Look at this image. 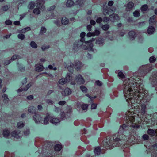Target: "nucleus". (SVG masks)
Returning a JSON list of instances; mask_svg holds the SVG:
<instances>
[{"mask_svg":"<svg viewBox=\"0 0 157 157\" xmlns=\"http://www.w3.org/2000/svg\"><path fill=\"white\" fill-rule=\"evenodd\" d=\"M136 86V83L132 80H128L125 81L124 82V84L123 86L124 88L123 90L124 96L126 97L127 101L128 100H130L133 98V90H136L134 88Z\"/></svg>","mask_w":157,"mask_h":157,"instance_id":"nucleus-1","label":"nucleus"},{"mask_svg":"<svg viewBox=\"0 0 157 157\" xmlns=\"http://www.w3.org/2000/svg\"><path fill=\"white\" fill-rule=\"evenodd\" d=\"M125 136L121 134L115 139L114 137L107 138L106 140H103L101 145L107 149H112V147H116L121 140L125 139Z\"/></svg>","mask_w":157,"mask_h":157,"instance_id":"nucleus-2","label":"nucleus"},{"mask_svg":"<svg viewBox=\"0 0 157 157\" xmlns=\"http://www.w3.org/2000/svg\"><path fill=\"white\" fill-rule=\"evenodd\" d=\"M33 118L35 122L37 124L41 123L42 117L38 113H35Z\"/></svg>","mask_w":157,"mask_h":157,"instance_id":"nucleus-3","label":"nucleus"},{"mask_svg":"<svg viewBox=\"0 0 157 157\" xmlns=\"http://www.w3.org/2000/svg\"><path fill=\"white\" fill-rule=\"evenodd\" d=\"M75 82L78 84H83L85 82V80L80 75H77L75 78Z\"/></svg>","mask_w":157,"mask_h":157,"instance_id":"nucleus-4","label":"nucleus"},{"mask_svg":"<svg viewBox=\"0 0 157 157\" xmlns=\"http://www.w3.org/2000/svg\"><path fill=\"white\" fill-rule=\"evenodd\" d=\"M11 136L17 139L20 138L22 136V135L19 130H14L10 133Z\"/></svg>","mask_w":157,"mask_h":157,"instance_id":"nucleus-5","label":"nucleus"},{"mask_svg":"<svg viewBox=\"0 0 157 157\" xmlns=\"http://www.w3.org/2000/svg\"><path fill=\"white\" fill-rule=\"evenodd\" d=\"M51 115L48 113H47L46 116L43 118H42L41 123L44 124H47L49 123V120H50Z\"/></svg>","mask_w":157,"mask_h":157,"instance_id":"nucleus-6","label":"nucleus"},{"mask_svg":"<svg viewBox=\"0 0 157 157\" xmlns=\"http://www.w3.org/2000/svg\"><path fill=\"white\" fill-rule=\"evenodd\" d=\"M134 113H130L128 112H127L125 114L126 116V118L127 119H128L131 122H133L135 120V117L133 115Z\"/></svg>","mask_w":157,"mask_h":157,"instance_id":"nucleus-7","label":"nucleus"},{"mask_svg":"<svg viewBox=\"0 0 157 157\" xmlns=\"http://www.w3.org/2000/svg\"><path fill=\"white\" fill-rule=\"evenodd\" d=\"M45 2L44 0H37V6L41 10H44L45 7L44 6Z\"/></svg>","mask_w":157,"mask_h":157,"instance_id":"nucleus-8","label":"nucleus"},{"mask_svg":"<svg viewBox=\"0 0 157 157\" xmlns=\"http://www.w3.org/2000/svg\"><path fill=\"white\" fill-rule=\"evenodd\" d=\"M71 93V90L69 88H67L65 89L64 91H62L61 94L62 96L65 97L69 95Z\"/></svg>","mask_w":157,"mask_h":157,"instance_id":"nucleus-9","label":"nucleus"},{"mask_svg":"<svg viewBox=\"0 0 157 157\" xmlns=\"http://www.w3.org/2000/svg\"><path fill=\"white\" fill-rule=\"evenodd\" d=\"M60 121L59 119L58 118H55L53 116H51L50 119V122L55 124H56L59 123Z\"/></svg>","mask_w":157,"mask_h":157,"instance_id":"nucleus-10","label":"nucleus"},{"mask_svg":"<svg viewBox=\"0 0 157 157\" xmlns=\"http://www.w3.org/2000/svg\"><path fill=\"white\" fill-rule=\"evenodd\" d=\"M2 134L4 137L8 138L10 135V130L7 129H4L3 130Z\"/></svg>","mask_w":157,"mask_h":157,"instance_id":"nucleus-11","label":"nucleus"},{"mask_svg":"<svg viewBox=\"0 0 157 157\" xmlns=\"http://www.w3.org/2000/svg\"><path fill=\"white\" fill-rule=\"evenodd\" d=\"M109 19L112 21L114 22L117 21L119 19V17L117 15L113 14L110 15Z\"/></svg>","mask_w":157,"mask_h":157,"instance_id":"nucleus-12","label":"nucleus"},{"mask_svg":"<svg viewBox=\"0 0 157 157\" xmlns=\"http://www.w3.org/2000/svg\"><path fill=\"white\" fill-rule=\"evenodd\" d=\"M134 6V4L132 2H129L126 6V10L127 11H130L132 10Z\"/></svg>","mask_w":157,"mask_h":157,"instance_id":"nucleus-13","label":"nucleus"},{"mask_svg":"<svg viewBox=\"0 0 157 157\" xmlns=\"http://www.w3.org/2000/svg\"><path fill=\"white\" fill-rule=\"evenodd\" d=\"M82 66V63L79 61L75 63V68L77 70H79Z\"/></svg>","mask_w":157,"mask_h":157,"instance_id":"nucleus-14","label":"nucleus"},{"mask_svg":"<svg viewBox=\"0 0 157 157\" xmlns=\"http://www.w3.org/2000/svg\"><path fill=\"white\" fill-rule=\"evenodd\" d=\"M28 111L31 113H35L36 111V108L33 106H29L28 107Z\"/></svg>","mask_w":157,"mask_h":157,"instance_id":"nucleus-15","label":"nucleus"},{"mask_svg":"<svg viewBox=\"0 0 157 157\" xmlns=\"http://www.w3.org/2000/svg\"><path fill=\"white\" fill-rule=\"evenodd\" d=\"M128 35L130 40H133L136 36V34L133 31H130L128 33Z\"/></svg>","mask_w":157,"mask_h":157,"instance_id":"nucleus-16","label":"nucleus"},{"mask_svg":"<svg viewBox=\"0 0 157 157\" xmlns=\"http://www.w3.org/2000/svg\"><path fill=\"white\" fill-rule=\"evenodd\" d=\"M69 20L65 17H63L61 20V23L63 25H66L69 23Z\"/></svg>","mask_w":157,"mask_h":157,"instance_id":"nucleus-17","label":"nucleus"},{"mask_svg":"<svg viewBox=\"0 0 157 157\" xmlns=\"http://www.w3.org/2000/svg\"><path fill=\"white\" fill-rule=\"evenodd\" d=\"M67 82H70L72 80V77L70 73H68L66 77L65 78Z\"/></svg>","mask_w":157,"mask_h":157,"instance_id":"nucleus-18","label":"nucleus"},{"mask_svg":"<svg viewBox=\"0 0 157 157\" xmlns=\"http://www.w3.org/2000/svg\"><path fill=\"white\" fill-rule=\"evenodd\" d=\"M101 151V149L99 147H95L94 150V152L95 155H99L100 154Z\"/></svg>","mask_w":157,"mask_h":157,"instance_id":"nucleus-19","label":"nucleus"},{"mask_svg":"<svg viewBox=\"0 0 157 157\" xmlns=\"http://www.w3.org/2000/svg\"><path fill=\"white\" fill-rule=\"evenodd\" d=\"M44 68L42 65H36V71L38 72H40L42 71Z\"/></svg>","mask_w":157,"mask_h":157,"instance_id":"nucleus-20","label":"nucleus"},{"mask_svg":"<svg viewBox=\"0 0 157 157\" xmlns=\"http://www.w3.org/2000/svg\"><path fill=\"white\" fill-rule=\"evenodd\" d=\"M2 98L3 99V101L5 103H7L8 102L9 99L8 98V96L6 94H4L2 96Z\"/></svg>","mask_w":157,"mask_h":157,"instance_id":"nucleus-21","label":"nucleus"},{"mask_svg":"<svg viewBox=\"0 0 157 157\" xmlns=\"http://www.w3.org/2000/svg\"><path fill=\"white\" fill-rule=\"evenodd\" d=\"M74 4V2L71 0H68L66 2V6L67 7L72 6Z\"/></svg>","mask_w":157,"mask_h":157,"instance_id":"nucleus-22","label":"nucleus"},{"mask_svg":"<svg viewBox=\"0 0 157 157\" xmlns=\"http://www.w3.org/2000/svg\"><path fill=\"white\" fill-rule=\"evenodd\" d=\"M155 29L154 28L151 26H149L147 30V32L149 34H151L153 33L155 31Z\"/></svg>","mask_w":157,"mask_h":157,"instance_id":"nucleus-23","label":"nucleus"},{"mask_svg":"<svg viewBox=\"0 0 157 157\" xmlns=\"http://www.w3.org/2000/svg\"><path fill=\"white\" fill-rule=\"evenodd\" d=\"M67 82V80H66L65 78H62L58 81L59 83L62 85L64 84Z\"/></svg>","mask_w":157,"mask_h":157,"instance_id":"nucleus-24","label":"nucleus"},{"mask_svg":"<svg viewBox=\"0 0 157 157\" xmlns=\"http://www.w3.org/2000/svg\"><path fill=\"white\" fill-rule=\"evenodd\" d=\"M147 133L149 135L153 136L156 133V132L152 129H148Z\"/></svg>","mask_w":157,"mask_h":157,"instance_id":"nucleus-25","label":"nucleus"},{"mask_svg":"<svg viewBox=\"0 0 157 157\" xmlns=\"http://www.w3.org/2000/svg\"><path fill=\"white\" fill-rule=\"evenodd\" d=\"M62 146L59 144H57L54 147V149L56 151H59L62 148Z\"/></svg>","mask_w":157,"mask_h":157,"instance_id":"nucleus-26","label":"nucleus"},{"mask_svg":"<svg viewBox=\"0 0 157 157\" xmlns=\"http://www.w3.org/2000/svg\"><path fill=\"white\" fill-rule=\"evenodd\" d=\"M104 42V40L100 38L96 41V43L100 45H102Z\"/></svg>","mask_w":157,"mask_h":157,"instance_id":"nucleus-27","label":"nucleus"},{"mask_svg":"<svg viewBox=\"0 0 157 157\" xmlns=\"http://www.w3.org/2000/svg\"><path fill=\"white\" fill-rule=\"evenodd\" d=\"M115 10L114 9V10H111V9H109L108 10H105L104 11L103 13L104 15H106L107 14L109 15V13L110 12V11H114Z\"/></svg>","mask_w":157,"mask_h":157,"instance_id":"nucleus-28","label":"nucleus"},{"mask_svg":"<svg viewBox=\"0 0 157 157\" xmlns=\"http://www.w3.org/2000/svg\"><path fill=\"white\" fill-rule=\"evenodd\" d=\"M148 9V6L147 4H144L141 7V10L142 11H146Z\"/></svg>","mask_w":157,"mask_h":157,"instance_id":"nucleus-29","label":"nucleus"},{"mask_svg":"<svg viewBox=\"0 0 157 157\" xmlns=\"http://www.w3.org/2000/svg\"><path fill=\"white\" fill-rule=\"evenodd\" d=\"M146 106L145 105L143 104L141 106V113L143 114H144L145 113Z\"/></svg>","mask_w":157,"mask_h":157,"instance_id":"nucleus-30","label":"nucleus"},{"mask_svg":"<svg viewBox=\"0 0 157 157\" xmlns=\"http://www.w3.org/2000/svg\"><path fill=\"white\" fill-rule=\"evenodd\" d=\"M67 66L69 71H70V69L71 70H73L74 65L72 63L70 62L68 63Z\"/></svg>","mask_w":157,"mask_h":157,"instance_id":"nucleus-31","label":"nucleus"},{"mask_svg":"<svg viewBox=\"0 0 157 157\" xmlns=\"http://www.w3.org/2000/svg\"><path fill=\"white\" fill-rule=\"evenodd\" d=\"M31 30V28L29 27H28L26 28H25L24 29H23L21 30L20 31V32H19L22 33H25V32L28 31H29Z\"/></svg>","mask_w":157,"mask_h":157,"instance_id":"nucleus-32","label":"nucleus"},{"mask_svg":"<svg viewBox=\"0 0 157 157\" xmlns=\"http://www.w3.org/2000/svg\"><path fill=\"white\" fill-rule=\"evenodd\" d=\"M40 12V10H39V8H35L33 11V13L34 14L36 15L39 14Z\"/></svg>","mask_w":157,"mask_h":157,"instance_id":"nucleus-33","label":"nucleus"},{"mask_svg":"<svg viewBox=\"0 0 157 157\" xmlns=\"http://www.w3.org/2000/svg\"><path fill=\"white\" fill-rule=\"evenodd\" d=\"M24 124L22 122H20L17 123V127L18 128H21L24 127Z\"/></svg>","mask_w":157,"mask_h":157,"instance_id":"nucleus-34","label":"nucleus"},{"mask_svg":"<svg viewBox=\"0 0 157 157\" xmlns=\"http://www.w3.org/2000/svg\"><path fill=\"white\" fill-rule=\"evenodd\" d=\"M46 29L44 27H42L40 32V34L41 35L43 34L46 32Z\"/></svg>","mask_w":157,"mask_h":157,"instance_id":"nucleus-35","label":"nucleus"},{"mask_svg":"<svg viewBox=\"0 0 157 157\" xmlns=\"http://www.w3.org/2000/svg\"><path fill=\"white\" fill-rule=\"evenodd\" d=\"M109 25L106 24L103 25L102 27V29L103 30L106 31L109 28Z\"/></svg>","mask_w":157,"mask_h":157,"instance_id":"nucleus-36","label":"nucleus"},{"mask_svg":"<svg viewBox=\"0 0 157 157\" xmlns=\"http://www.w3.org/2000/svg\"><path fill=\"white\" fill-rule=\"evenodd\" d=\"M80 89L81 90L84 92H86L87 91V88L84 86H80Z\"/></svg>","mask_w":157,"mask_h":157,"instance_id":"nucleus-37","label":"nucleus"},{"mask_svg":"<svg viewBox=\"0 0 157 157\" xmlns=\"http://www.w3.org/2000/svg\"><path fill=\"white\" fill-rule=\"evenodd\" d=\"M30 45L31 47L34 48H36L37 47V44L33 41L31 42L30 43Z\"/></svg>","mask_w":157,"mask_h":157,"instance_id":"nucleus-38","label":"nucleus"},{"mask_svg":"<svg viewBox=\"0 0 157 157\" xmlns=\"http://www.w3.org/2000/svg\"><path fill=\"white\" fill-rule=\"evenodd\" d=\"M84 2V0H77L76 1V3L77 4L81 6L83 4Z\"/></svg>","mask_w":157,"mask_h":157,"instance_id":"nucleus-39","label":"nucleus"},{"mask_svg":"<svg viewBox=\"0 0 157 157\" xmlns=\"http://www.w3.org/2000/svg\"><path fill=\"white\" fill-rule=\"evenodd\" d=\"M35 6V3L33 2H31L29 4V7L30 9H33Z\"/></svg>","mask_w":157,"mask_h":157,"instance_id":"nucleus-40","label":"nucleus"},{"mask_svg":"<svg viewBox=\"0 0 157 157\" xmlns=\"http://www.w3.org/2000/svg\"><path fill=\"white\" fill-rule=\"evenodd\" d=\"M88 105L87 104H83L82 105L81 107L83 110H87L88 107Z\"/></svg>","mask_w":157,"mask_h":157,"instance_id":"nucleus-41","label":"nucleus"},{"mask_svg":"<svg viewBox=\"0 0 157 157\" xmlns=\"http://www.w3.org/2000/svg\"><path fill=\"white\" fill-rule=\"evenodd\" d=\"M86 33L85 32H82L80 34V36L82 38V39L80 40L81 41H82V42H83V40H84V39H83L84 36H85Z\"/></svg>","mask_w":157,"mask_h":157,"instance_id":"nucleus-42","label":"nucleus"},{"mask_svg":"<svg viewBox=\"0 0 157 157\" xmlns=\"http://www.w3.org/2000/svg\"><path fill=\"white\" fill-rule=\"evenodd\" d=\"M133 15L135 17H137L139 16L140 13L139 11L136 10L133 13Z\"/></svg>","mask_w":157,"mask_h":157,"instance_id":"nucleus-43","label":"nucleus"},{"mask_svg":"<svg viewBox=\"0 0 157 157\" xmlns=\"http://www.w3.org/2000/svg\"><path fill=\"white\" fill-rule=\"evenodd\" d=\"M118 75V77L121 78H125V76L122 72H119Z\"/></svg>","mask_w":157,"mask_h":157,"instance_id":"nucleus-44","label":"nucleus"},{"mask_svg":"<svg viewBox=\"0 0 157 157\" xmlns=\"http://www.w3.org/2000/svg\"><path fill=\"white\" fill-rule=\"evenodd\" d=\"M18 38L21 40H23L25 38V36L23 34H19L18 35Z\"/></svg>","mask_w":157,"mask_h":157,"instance_id":"nucleus-45","label":"nucleus"},{"mask_svg":"<svg viewBox=\"0 0 157 157\" xmlns=\"http://www.w3.org/2000/svg\"><path fill=\"white\" fill-rule=\"evenodd\" d=\"M155 17V16L154 15L152 17H150L149 20L150 24H151V23H153L155 22L154 19Z\"/></svg>","mask_w":157,"mask_h":157,"instance_id":"nucleus-46","label":"nucleus"},{"mask_svg":"<svg viewBox=\"0 0 157 157\" xmlns=\"http://www.w3.org/2000/svg\"><path fill=\"white\" fill-rule=\"evenodd\" d=\"M93 35L94 36H98L100 34V31L98 30H95L94 32H93Z\"/></svg>","mask_w":157,"mask_h":157,"instance_id":"nucleus-47","label":"nucleus"},{"mask_svg":"<svg viewBox=\"0 0 157 157\" xmlns=\"http://www.w3.org/2000/svg\"><path fill=\"white\" fill-rule=\"evenodd\" d=\"M32 83H31L28 84L26 85V87L24 88V91H27V90L31 86Z\"/></svg>","mask_w":157,"mask_h":157,"instance_id":"nucleus-48","label":"nucleus"},{"mask_svg":"<svg viewBox=\"0 0 157 157\" xmlns=\"http://www.w3.org/2000/svg\"><path fill=\"white\" fill-rule=\"evenodd\" d=\"M5 24L8 25H10L12 24V22L9 20H6L5 21Z\"/></svg>","mask_w":157,"mask_h":157,"instance_id":"nucleus-49","label":"nucleus"},{"mask_svg":"<svg viewBox=\"0 0 157 157\" xmlns=\"http://www.w3.org/2000/svg\"><path fill=\"white\" fill-rule=\"evenodd\" d=\"M156 59L155 57L153 56H151L149 58V61L151 63H153L155 61Z\"/></svg>","mask_w":157,"mask_h":157,"instance_id":"nucleus-50","label":"nucleus"},{"mask_svg":"<svg viewBox=\"0 0 157 157\" xmlns=\"http://www.w3.org/2000/svg\"><path fill=\"white\" fill-rule=\"evenodd\" d=\"M79 46L77 42H75L74 44L73 49L75 50H76L78 48Z\"/></svg>","mask_w":157,"mask_h":157,"instance_id":"nucleus-51","label":"nucleus"},{"mask_svg":"<svg viewBox=\"0 0 157 157\" xmlns=\"http://www.w3.org/2000/svg\"><path fill=\"white\" fill-rule=\"evenodd\" d=\"M46 102L49 105H52L54 103L53 101L52 100L49 99H47L46 100Z\"/></svg>","mask_w":157,"mask_h":157,"instance_id":"nucleus-52","label":"nucleus"},{"mask_svg":"<svg viewBox=\"0 0 157 157\" xmlns=\"http://www.w3.org/2000/svg\"><path fill=\"white\" fill-rule=\"evenodd\" d=\"M143 139L144 140H147L148 139L149 136L147 134H144L142 136Z\"/></svg>","mask_w":157,"mask_h":157,"instance_id":"nucleus-53","label":"nucleus"},{"mask_svg":"<svg viewBox=\"0 0 157 157\" xmlns=\"http://www.w3.org/2000/svg\"><path fill=\"white\" fill-rule=\"evenodd\" d=\"M19 56L18 55H15L14 56H13L12 57L11 59V61H13L15 59H16Z\"/></svg>","mask_w":157,"mask_h":157,"instance_id":"nucleus-54","label":"nucleus"},{"mask_svg":"<svg viewBox=\"0 0 157 157\" xmlns=\"http://www.w3.org/2000/svg\"><path fill=\"white\" fill-rule=\"evenodd\" d=\"M86 36L87 37H89L93 36H94V35H93V32L91 33L89 32L87 33Z\"/></svg>","mask_w":157,"mask_h":157,"instance_id":"nucleus-55","label":"nucleus"},{"mask_svg":"<svg viewBox=\"0 0 157 157\" xmlns=\"http://www.w3.org/2000/svg\"><path fill=\"white\" fill-rule=\"evenodd\" d=\"M54 23L58 26H60L61 25V23L58 20H56L54 21Z\"/></svg>","mask_w":157,"mask_h":157,"instance_id":"nucleus-56","label":"nucleus"},{"mask_svg":"<svg viewBox=\"0 0 157 157\" xmlns=\"http://www.w3.org/2000/svg\"><path fill=\"white\" fill-rule=\"evenodd\" d=\"M49 48V47L48 46H43L41 47V49L43 51H45L48 49Z\"/></svg>","mask_w":157,"mask_h":157,"instance_id":"nucleus-57","label":"nucleus"},{"mask_svg":"<svg viewBox=\"0 0 157 157\" xmlns=\"http://www.w3.org/2000/svg\"><path fill=\"white\" fill-rule=\"evenodd\" d=\"M9 9V7L8 6H3L2 8V10L5 11H7Z\"/></svg>","mask_w":157,"mask_h":157,"instance_id":"nucleus-58","label":"nucleus"},{"mask_svg":"<svg viewBox=\"0 0 157 157\" xmlns=\"http://www.w3.org/2000/svg\"><path fill=\"white\" fill-rule=\"evenodd\" d=\"M65 101H59L58 103V104L60 105H63L65 104Z\"/></svg>","mask_w":157,"mask_h":157,"instance_id":"nucleus-59","label":"nucleus"},{"mask_svg":"<svg viewBox=\"0 0 157 157\" xmlns=\"http://www.w3.org/2000/svg\"><path fill=\"white\" fill-rule=\"evenodd\" d=\"M96 85L99 86H101L102 85L101 82L99 80H98L96 82Z\"/></svg>","mask_w":157,"mask_h":157,"instance_id":"nucleus-60","label":"nucleus"},{"mask_svg":"<svg viewBox=\"0 0 157 157\" xmlns=\"http://www.w3.org/2000/svg\"><path fill=\"white\" fill-rule=\"evenodd\" d=\"M97 104H93L91 106V109H95L96 108Z\"/></svg>","mask_w":157,"mask_h":157,"instance_id":"nucleus-61","label":"nucleus"},{"mask_svg":"<svg viewBox=\"0 0 157 157\" xmlns=\"http://www.w3.org/2000/svg\"><path fill=\"white\" fill-rule=\"evenodd\" d=\"M102 21V19L101 17H99L96 20V21L97 23H100Z\"/></svg>","mask_w":157,"mask_h":157,"instance_id":"nucleus-62","label":"nucleus"},{"mask_svg":"<svg viewBox=\"0 0 157 157\" xmlns=\"http://www.w3.org/2000/svg\"><path fill=\"white\" fill-rule=\"evenodd\" d=\"M91 28L92 26L90 25H88L87 26V30L89 31H90L91 30Z\"/></svg>","mask_w":157,"mask_h":157,"instance_id":"nucleus-63","label":"nucleus"},{"mask_svg":"<svg viewBox=\"0 0 157 157\" xmlns=\"http://www.w3.org/2000/svg\"><path fill=\"white\" fill-rule=\"evenodd\" d=\"M10 61L9 60H6L4 62V64L5 65H7L10 63Z\"/></svg>","mask_w":157,"mask_h":157,"instance_id":"nucleus-64","label":"nucleus"}]
</instances>
